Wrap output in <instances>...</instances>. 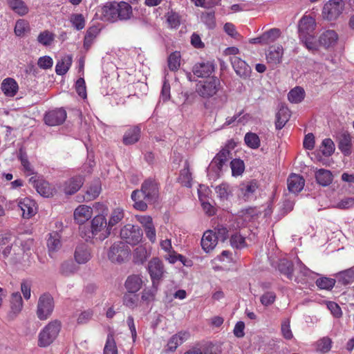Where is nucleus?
<instances>
[{
  "label": "nucleus",
  "mask_w": 354,
  "mask_h": 354,
  "mask_svg": "<svg viewBox=\"0 0 354 354\" xmlns=\"http://www.w3.org/2000/svg\"><path fill=\"white\" fill-rule=\"evenodd\" d=\"M159 187L158 183L152 178L145 180L141 189L134 190L131 194V199L134 202L133 207L138 210L145 211L147 203H154L158 198Z\"/></svg>",
  "instance_id": "nucleus-1"
},
{
  "label": "nucleus",
  "mask_w": 354,
  "mask_h": 354,
  "mask_svg": "<svg viewBox=\"0 0 354 354\" xmlns=\"http://www.w3.org/2000/svg\"><path fill=\"white\" fill-rule=\"evenodd\" d=\"M99 12L102 20L111 22L127 21L133 17L132 7L125 1L107 3L99 10Z\"/></svg>",
  "instance_id": "nucleus-2"
},
{
  "label": "nucleus",
  "mask_w": 354,
  "mask_h": 354,
  "mask_svg": "<svg viewBox=\"0 0 354 354\" xmlns=\"http://www.w3.org/2000/svg\"><path fill=\"white\" fill-rule=\"evenodd\" d=\"M316 24L315 19L310 17L304 15L299 22V35L301 41L311 51L317 49V44L314 37V30Z\"/></svg>",
  "instance_id": "nucleus-3"
},
{
  "label": "nucleus",
  "mask_w": 354,
  "mask_h": 354,
  "mask_svg": "<svg viewBox=\"0 0 354 354\" xmlns=\"http://www.w3.org/2000/svg\"><path fill=\"white\" fill-rule=\"evenodd\" d=\"M60 328V323L57 321L48 323L38 335V346L43 348L50 346L57 338Z\"/></svg>",
  "instance_id": "nucleus-4"
},
{
  "label": "nucleus",
  "mask_w": 354,
  "mask_h": 354,
  "mask_svg": "<svg viewBox=\"0 0 354 354\" xmlns=\"http://www.w3.org/2000/svg\"><path fill=\"white\" fill-rule=\"evenodd\" d=\"M220 80L216 77H210L200 81L196 84V91L201 97L209 98L216 94L220 88Z\"/></svg>",
  "instance_id": "nucleus-5"
},
{
  "label": "nucleus",
  "mask_w": 354,
  "mask_h": 354,
  "mask_svg": "<svg viewBox=\"0 0 354 354\" xmlns=\"http://www.w3.org/2000/svg\"><path fill=\"white\" fill-rule=\"evenodd\" d=\"M147 270L153 286H157L160 283L166 273L164 264L158 258H153L149 261Z\"/></svg>",
  "instance_id": "nucleus-6"
},
{
  "label": "nucleus",
  "mask_w": 354,
  "mask_h": 354,
  "mask_svg": "<svg viewBox=\"0 0 354 354\" xmlns=\"http://www.w3.org/2000/svg\"><path fill=\"white\" fill-rule=\"evenodd\" d=\"M120 236L127 243L136 245L142 240V231L138 226L127 224L121 228Z\"/></svg>",
  "instance_id": "nucleus-7"
},
{
  "label": "nucleus",
  "mask_w": 354,
  "mask_h": 354,
  "mask_svg": "<svg viewBox=\"0 0 354 354\" xmlns=\"http://www.w3.org/2000/svg\"><path fill=\"white\" fill-rule=\"evenodd\" d=\"M94 235L97 236V239L103 241L111 234V229L107 223L106 217L102 214L95 216L91 221V225Z\"/></svg>",
  "instance_id": "nucleus-8"
},
{
  "label": "nucleus",
  "mask_w": 354,
  "mask_h": 354,
  "mask_svg": "<svg viewBox=\"0 0 354 354\" xmlns=\"http://www.w3.org/2000/svg\"><path fill=\"white\" fill-rule=\"evenodd\" d=\"M129 247L122 241L114 243L108 252L110 261L115 263H122L129 255Z\"/></svg>",
  "instance_id": "nucleus-9"
},
{
  "label": "nucleus",
  "mask_w": 354,
  "mask_h": 354,
  "mask_svg": "<svg viewBox=\"0 0 354 354\" xmlns=\"http://www.w3.org/2000/svg\"><path fill=\"white\" fill-rule=\"evenodd\" d=\"M54 309L53 298L48 294L42 295L38 301L37 315L39 319H46Z\"/></svg>",
  "instance_id": "nucleus-10"
},
{
  "label": "nucleus",
  "mask_w": 354,
  "mask_h": 354,
  "mask_svg": "<svg viewBox=\"0 0 354 354\" xmlns=\"http://www.w3.org/2000/svg\"><path fill=\"white\" fill-rule=\"evenodd\" d=\"M344 10L342 0H330L324 6L323 15L328 20L337 18Z\"/></svg>",
  "instance_id": "nucleus-11"
},
{
  "label": "nucleus",
  "mask_w": 354,
  "mask_h": 354,
  "mask_svg": "<svg viewBox=\"0 0 354 354\" xmlns=\"http://www.w3.org/2000/svg\"><path fill=\"white\" fill-rule=\"evenodd\" d=\"M66 118V112L63 109H57L48 112L44 117L46 124L56 126L62 124Z\"/></svg>",
  "instance_id": "nucleus-12"
},
{
  "label": "nucleus",
  "mask_w": 354,
  "mask_h": 354,
  "mask_svg": "<svg viewBox=\"0 0 354 354\" xmlns=\"http://www.w3.org/2000/svg\"><path fill=\"white\" fill-rule=\"evenodd\" d=\"M230 61L234 71L239 77L243 79L250 77L251 68L245 61L235 55L231 57Z\"/></svg>",
  "instance_id": "nucleus-13"
},
{
  "label": "nucleus",
  "mask_w": 354,
  "mask_h": 354,
  "mask_svg": "<svg viewBox=\"0 0 354 354\" xmlns=\"http://www.w3.org/2000/svg\"><path fill=\"white\" fill-rule=\"evenodd\" d=\"M258 185L256 181L243 182L239 185L238 195L245 201L249 200L254 197Z\"/></svg>",
  "instance_id": "nucleus-14"
},
{
  "label": "nucleus",
  "mask_w": 354,
  "mask_h": 354,
  "mask_svg": "<svg viewBox=\"0 0 354 354\" xmlns=\"http://www.w3.org/2000/svg\"><path fill=\"white\" fill-rule=\"evenodd\" d=\"M17 206L22 212V216L24 218H29L36 213V203L29 198H24L17 203Z\"/></svg>",
  "instance_id": "nucleus-15"
},
{
  "label": "nucleus",
  "mask_w": 354,
  "mask_h": 354,
  "mask_svg": "<svg viewBox=\"0 0 354 354\" xmlns=\"http://www.w3.org/2000/svg\"><path fill=\"white\" fill-rule=\"evenodd\" d=\"M93 216V209L85 205H79L74 211V219L80 225L84 224Z\"/></svg>",
  "instance_id": "nucleus-16"
},
{
  "label": "nucleus",
  "mask_w": 354,
  "mask_h": 354,
  "mask_svg": "<svg viewBox=\"0 0 354 354\" xmlns=\"http://www.w3.org/2000/svg\"><path fill=\"white\" fill-rule=\"evenodd\" d=\"M214 71V66L209 62L196 63L192 68L193 74L198 77H209Z\"/></svg>",
  "instance_id": "nucleus-17"
},
{
  "label": "nucleus",
  "mask_w": 354,
  "mask_h": 354,
  "mask_svg": "<svg viewBox=\"0 0 354 354\" xmlns=\"http://www.w3.org/2000/svg\"><path fill=\"white\" fill-rule=\"evenodd\" d=\"M283 55V48L280 45L272 46L270 47L266 54L268 62L273 66L279 64L282 60Z\"/></svg>",
  "instance_id": "nucleus-18"
},
{
  "label": "nucleus",
  "mask_w": 354,
  "mask_h": 354,
  "mask_svg": "<svg viewBox=\"0 0 354 354\" xmlns=\"http://www.w3.org/2000/svg\"><path fill=\"white\" fill-rule=\"evenodd\" d=\"M29 182L41 196L48 197L51 194L49 183L43 179H39L35 176L30 178Z\"/></svg>",
  "instance_id": "nucleus-19"
},
{
  "label": "nucleus",
  "mask_w": 354,
  "mask_h": 354,
  "mask_svg": "<svg viewBox=\"0 0 354 354\" xmlns=\"http://www.w3.org/2000/svg\"><path fill=\"white\" fill-rule=\"evenodd\" d=\"M1 89L6 96L14 97L19 90V86L13 78L7 77L2 81Z\"/></svg>",
  "instance_id": "nucleus-20"
},
{
  "label": "nucleus",
  "mask_w": 354,
  "mask_h": 354,
  "mask_svg": "<svg viewBox=\"0 0 354 354\" xmlns=\"http://www.w3.org/2000/svg\"><path fill=\"white\" fill-rule=\"evenodd\" d=\"M218 243V240L216 234L212 230L206 231L201 239L202 248L206 252H209L212 250Z\"/></svg>",
  "instance_id": "nucleus-21"
},
{
  "label": "nucleus",
  "mask_w": 354,
  "mask_h": 354,
  "mask_svg": "<svg viewBox=\"0 0 354 354\" xmlns=\"http://www.w3.org/2000/svg\"><path fill=\"white\" fill-rule=\"evenodd\" d=\"M83 185V178L81 176H75L65 182L63 190L66 194H73L77 192Z\"/></svg>",
  "instance_id": "nucleus-22"
},
{
  "label": "nucleus",
  "mask_w": 354,
  "mask_h": 354,
  "mask_svg": "<svg viewBox=\"0 0 354 354\" xmlns=\"http://www.w3.org/2000/svg\"><path fill=\"white\" fill-rule=\"evenodd\" d=\"M287 183L290 192L298 193L304 188L305 180L300 175L293 174L289 176Z\"/></svg>",
  "instance_id": "nucleus-23"
},
{
  "label": "nucleus",
  "mask_w": 354,
  "mask_h": 354,
  "mask_svg": "<svg viewBox=\"0 0 354 354\" xmlns=\"http://www.w3.org/2000/svg\"><path fill=\"white\" fill-rule=\"evenodd\" d=\"M75 259L79 264H83L88 262L91 258L90 249L86 245L81 244L77 245L75 254Z\"/></svg>",
  "instance_id": "nucleus-24"
},
{
  "label": "nucleus",
  "mask_w": 354,
  "mask_h": 354,
  "mask_svg": "<svg viewBox=\"0 0 354 354\" xmlns=\"http://www.w3.org/2000/svg\"><path fill=\"white\" fill-rule=\"evenodd\" d=\"M190 335L187 331H180L173 335L167 343L168 349L169 351H175L179 345L187 341Z\"/></svg>",
  "instance_id": "nucleus-25"
},
{
  "label": "nucleus",
  "mask_w": 354,
  "mask_h": 354,
  "mask_svg": "<svg viewBox=\"0 0 354 354\" xmlns=\"http://www.w3.org/2000/svg\"><path fill=\"white\" fill-rule=\"evenodd\" d=\"M142 279L138 274H132L127 277L125 281V287L129 292H138L142 286Z\"/></svg>",
  "instance_id": "nucleus-26"
},
{
  "label": "nucleus",
  "mask_w": 354,
  "mask_h": 354,
  "mask_svg": "<svg viewBox=\"0 0 354 354\" xmlns=\"http://www.w3.org/2000/svg\"><path fill=\"white\" fill-rule=\"evenodd\" d=\"M338 37L334 30H326L319 37V43L325 48H329L336 44Z\"/></svg>",
  "instance_id": "nucleus-27"
},
{
  "label": "nucleus",
  "mask_w": 354,
  "mask_h": 354,
  "mask_svg": "<svg viewBox=\"0 0 354 354\" xmlns=\"http://www.w3.org/2000/svg\"><path fill=\"white\" fill-rule=\"evenodd\" d=\"M47 246L50 254L58 251L62 247L60 234L57 232L50 233L47 240Z\"/></svg>",
  "instance_id": "nucleus-28"
},
{
  "label": "nucleus",
  "mask_w": 354,
  "mask_h": 354,
  "mask_svg": "<svg viewBox=\"0 0 354 354\" xmlns=\"http://www.w3.org/2000/svg\"><path fill=\"white\" fill-rule=\"evenodd\" d=\"M72 61L73 57L71 55H67L62 57V59L57 62L55 66L56 73L59 75L66 74L72 64Z\"/></svg>",
  "instance_id": "nucleus-29"
},
{
  "label": "nucleus",
  "mask_w": 354,
  "mask_h": 354,
  "mask_svg": "<svg viewBox=\"0 0 354 354\" xmlns=\"http://www.w3.org/2000/svg\"><path fill=\"white\" fill-rule=\"evenodd\" d=\"M9 8L20 16H24L28 12V7L22 0H7Z\"/></svg>",
  "instance_id": "nucleus-30"
},
{
  "label": "nucleus",
  "mask_w": 354,
  "mask_h": 354,
  "mask_svg": "<svg viewBox=\"0 0 354 354\" xmlns=\"http://www.w3.org/2000/svg\"><path fill=\"white\" fill-rule=\"evenodd\" d=\"M315 178L320 185L326 187L333 181V174L327 169H320L315 172Z\"/></svg>",
  "instance_id": "nucleus-31"
},
{
  "label": "nucleus",
  "mask_w": 354,
  "mask_h": 354,
  "mask_svg": "<svg viewBox=\"0 0 354 354\" xmlns=\"http://www.w3.org/2000/svg\"><path fill=\"white\" fill-rule=\"evenodd\" d=\"M230 151L225 148L223 149L214 158L211 167L216 166V169L221 171L223 165L230 158Z\"/></svg>",
  "instance_id": "nucleus-32"
},
{
  "label": "nucleus",
  "mask_w": 354,
  "mask_h": 354,
  "mask_svg": "<svg viewBox=\"0 0 354 354\" xmlns=\"http://www.w3.org/2000/svg\"><path fill=\"white\" fill-rule=\"evenodd\" d=\"M290 118V111L286 106H282L276 115L275 127L277 129H281Z\"/></svg>",
  "instance_id": "nucleus-33"
},
{
  "label": "nucleus",
  "mask_w": 354,
  "mask_h": 354,
  "mask_svg": "<svg viewBox=\"0 0 354 354\" xmlns=\"http://www.w3.org/2000/svg\"><path fill=\"white\" fill-rule=\"evenodd\" d=\"M338 146L345 155H348L351 153V137L348 133L344 132L339 135Z\"/></svg>",
  "instance_id": "nucleus-34"
},
{
  "label": "nucleus",
  "mask_w": 354,
  "mask_h": 354,
  "mask_svg": "<svg viewBox=\"0 0 354 354\" xmlns=\"http://www.w3.org/2000/svg\"><path fill=\"white\" fill-rule=\"evenodd\" d=\"M140 129L135 127L129 129L124 135L123 142L125 145H132L138 141L140 138Z\"/></svg>",
  "instance_id": "nucleus-35"
},
{
  "label": "nucleus",
  "mask_w": 354,
  "mask_h": 354,
  "mask_svg": "<svg viewBox=\"0 0 354 354\" xmlns=\"http://www.w3.org/2000/svg\"><path fill=\"white\" fill-rule=\"evenodd\" d=\"M336 277L339 283L343 285H347L354 281V267L336 274Z\"/></svg>",
  "instance_id": "nucleus-36"
},
{
  "label": "nucleus",
  "mask_w": 354,
  "mask_h": 354,
  "mask_svg": "<svg viewBox=\"0 0 354 354\" xmlns=\"http://www.w3.org/2000/svg\"><path fill=\"white\" fill-rule=\"evenodd\" d=\"M11 313L16 316L19 314L23 308V301L19 292H14L11 296Z\"/></svg>",
  "instance_id": "nucleus-37"
},
{
  "label": "nucleus",
  "mask_w": 354,
  "mask_h": 354,
  "mask_svg": "<svg viewBox=\"0 0 354 354\" xmlns=\"http://www.w3.org/2000/svg\"><path fill=\"white\" fill-rule=\"evenodd\" d=\"M305 97V91L304 88L300 86H296L292 88L288 94V98L292 103H299Z\"/></svg>",
  "instance_id": "nucleus-38"
},
{
  "label": "nucleus",
  "mask_w": 354,
  "mask_h": 354,
  "mask_svg": "<svg viewBox=\"0 0 354 354\" xmlns=\"http://www.w3.org/2000/svg\"><path fill=\"white\" fill-rule=\"evenodd\" d=\"M207 192V187L205 185H200V187L198 190V198L201 203V205L203 207V210L208 214L209 215H212L214 214V207L209 202L208 199H205L203 198L202 192L203 190Z\"/></svg>",
  "instance_id": "nucleus-39"
},
{
  "label": "nucleus",
  "mask_w": 354,
  "mask_h": 354,
  "mask_svg": "<svg viewBox=\"0 0 354 354\" xmlns=\"http://www.w3.org/2000/svg\"><path fill=\"white\" fill-rule=\"evenodd\" d=\"M124 216V210L122 208L117 207L112 211L109 222L107 223L111 230L113 226L123 219Z\"/></svg>",
  "instance_id": "nucleus-40"
},
{
  "label": "nucleus",
  "mask_w": 354,
  "mask_h": 354,
  "mask_svg": "<svg viewBox=\"0 0 354 354\" xmlns=\"http://www.w3.org/2000/svg\"><path fill=\"white\" fill-rule=\"evenodd\" d=\"M279 270L281 273L286 276L288 279H292L293 266L290 261L286 259L281 260L279 263Z\"/></svg>",
  "instance_id": "nucleus-41"
},
{
  "label": "nucleus",
  "mask_w": 354,
  "mask_h": 354,
  "mask_svg": "<svg viewBox=\"0 0 354 354\" xmlns=\"http://www.w3.org/2000/svg\"><path fill=\"white\" fill-rule=\"evenodd\" d=\"M69 21L77 30H81L85 27L86 21L82 14H72L69 17Z\"/></svg>",
  "instance_id": "nucleus-42"
},
{
  "label": "nucleus",
  "mask_w": 354,
  "mask_h": 354,
  "mask_svg": "<svg viewBox=\"0 0 354 354\" xmlns=\"http://www.w3.org/2000/svg\"><path fill=\"white\" fill-rule=\"evenodd\" d=\"M76 271V267L72 261H64L59 268V273L65 277H68L74 274Z\"/></svg>",
  "instance_id": "nucleus-43"
},
{
  "label": "nucleus",
  "mask_w": 354,
  "mask_h": 354,
  "mask_svg": "<svg viewBox=\"0 0 354 354\" xmlns=\"http://www.w3.org/2000/svg\"><path fill=\"white\" fill-rule=\"evenodd\" d=\"M99 29L96 26L90 27L86 32L84 40V46L88 48L92 44L94 39L99 34Z\"/></svg>",
  "instance_id": "nucleus-44"
},
{
  "label": "nucleus",
  "mask_w": 354,
  "mask_h": 354,
  "mask_svg": "<svg viewBox=\"0 0 354 354\" xmlns=\"http://www.w3.org/2000/svg\"><path fill=\"white\" fill-rule=\"evenodd\" d=\"M244 140L247 146L251 149H257L260 146V139L254 133H247L245 136Z\"/></svg>",
  "instance_id": "nucleus-45"
},
{
  "label": "nucleus",
  "mask_w": 354,
  "mask_h": 354,
  "mask_svg": "<svg viewBox=\"0 0 354 354\" xmlns=\"http://www.w3.org/2000/svg\"><path fill=\"white\" fill-rule=\"evenodd\" d=\"M179 181L181 183L182 185L186 187H191L192 185V174L189 171V169L188 167V165L186 163V165L183 169L180 171V176H179Z\"/></svg>",
  "instance_id": "nucleus-46"
},
{
  "label": "nucleus",
  "mask_w": 354,
  "mask_h": 354,
  "mask_svg": "<svg viewBox=\"0 0 354 354\" xmlns=\"http://www.w3.org/2000/svg\"><path fill=\"white\" fill-rule=\"evenodd\" d=\"M280 31L277 28H272L261 35L264 44L273 42L279 37Z\"/></svg>",
  "instance_id": "nucleus-47"
},
{
  "label": "nucleus",
  "mask_w": 354,
  "mask_h": 354,
  "mask_svg": "<svg viewBox=\"0 0 354 354\" xmlns=\"http://www.w3.org/2000/svg\"><path fill=\"white\" fill-rule=\"evenodd\" d=\"M180 65V52L172 53L168 58V66L171 71H175L178 69Z\"/></svg>",
  "instance_id": "nucleus-48"
},
{
  "label": "nucleus",
  "mask_w": 354,
  "mask_h": 354,
  "mask_svg": "<svg viewBox=\"0 0 354 354\" xmlns=\"http://www.w3.org/2000/svg\"><path fill=\"white\" fill-rule=\"evenodd\" d=\"M218 197L222 201L227 200L231 194L230 185L227 183H222L215 188Z\"/></svg>",
  "instance_id": "nucleus-49"
},
{
  "label": "nucleus",
  "mask_w": 354,
  "mask_h": 354,
  "mask_svg": "<svg viewBox=\"0 0 354 354\" xmlns=\"http://www.w3.org/2000/svg\"><path fill=\"white\" fill-rule=\"evenodd\" d=\"M335 284V279L328 277H321L316 281V285L324 290H331Z\"/></svg>",
  "instance_id": "nucleus-50"
},
{
  "label": "nucleus",
  "mask_w": 354,
  "mask_h": 354,
  "mask_svg": "<svg viewBox=\"0 0 354 354\" xmlns=\"http://www.w3.org/2000/svg\"><path fill=\"white\" fill-rule=\"evenodd\" d=\"M233 176L241 175L245 169L243 161L240 159H234L230 162Z\"/></svg>",
  "instance_id": "nucleus-51"
},
{
  "label": "nucleus",
  "mask_w": 354,
  "mask_h": 354,
  "mask_svg": "<svg viewBox=\"0 0 354 354\" xmlns=\"http://www.w3.org/2000/svg\"><path fill=\"white\" fill-rule=\"evenodd\" d=\"M118 350L113 336L108 335L106 342L104 348V354H117Z\"/></svg>",
  "instance_id": "nucleus-52"
},
{
  "label": "nucleus",
  "mask_w": 354,
  "mask_h": 354,
  "mask_svg": "<svg viewBox=\"0 0 354 354\" xmlns=\"http://www.w3.org/2000/svg\"><path fill=\"white\" fill-rule=\"evenodd\" d=\"M148 254L145 247L140 245L134 251V259L136 263H143L147 259Z\"/></svg>",
  "instance_id": "nucleus-53"
},
{
  "label": "nucleus",
  "mask_w": 354,
  "mask_h": 354,
  "mask_svg": "<svg viewBox=\"0 0 354 354\" xmlns=\"http://www.w3.org/2000/svg\"><path fill=\"white\" fill-rule=\"evenodd\" d=\"M54 40V35L48 30H45L38 35L37 41L44 46H49Z\"/></svg>",
  "instance_id": "nucleus-54"
},
{
  "label": "nucleus",
  "mask_w": 354,
  "mask_h": 354,
  "mask_svg": "<svg viewBox=\"0 0 354 354\" xmlns=\"http://www.w3.org/2000/svg\"><path fill=\"white\" fill-rule=\"evenodd\" d=\"M19 159L21 160V165L23 166L24 170L26 175L34 174V169L31 164L29 162L27 156L25 153H23L21 150L19 152Z\"/></svg>",
  "instance_id": "nucleus-55"
},
{
  "label": "nucleus",
  "mask_w": 354,
  "mask_h": 354,
  "mask_svg": "<svg viewBox=\"0 0 354 354\" xmlns=\"http://www.w3.org/2000/svg\"><path fill=\"white\" fill-rule=\"evenodd\" d=\"M335 150V145L330 138L324 139L322 141V153L326 156H330Z\"/></svg>",
  "instance_id": "nucleus-56"
},
{
  "label": "nucleus",
  "mask_w": 354,
  "mask_h": 354,
  "mask_svg": "<svg viewBox=\"0 0 354 354\" xmlns=\"http://www.w3.org/2000/svg\"><path fill=\"white\" fill-rule=\"evenodd\" d=\"M230 243L233 248L236 249L243 248L246 245L245 238L237 233L232 235L230 239Z\"/></svg>",
  "instance_id": "nucleus-57"
},
{
  "label": "nucleus",
  "mask_w": 354,
  "mask_h": 354,
  "mask_svg": "<svg viewBox=\"0 0 354 354\" xmlns=\"http://www.w3.org/2000/svg\"><path fill=\"white\" fill-rule=\"evenodd\" d=\"M138 300V296L131 292L125 294L123 298L124 304L130 308L137 306Z\"/></svg>",
  "instance_id": "nucleus-58"
},
{
  "label": "nucleus",
  "mask_w": 354,
  "mask_h": 354,
  "mask_svg": "<svg viewBox=\"0 0 354 354\" xmlns=\"http://www.w3.org/2000/svg\"><path fill=\"white\" fill-rule=\"evenodd\" d=\"M80 234L81 237L86 241H91L94 239H97V236L94 235V231L91 226L90 227H86L85 226L80 227Z\"/></svg>",
  "instance_id": "nucleus-59"
},
{
  "label": "nucleus",
  "mask_w": 354,
  "mask_h": 354,
  "mask_svg": "<svg viewBox=\"0 0 354 354\" xmlns=\"http://www.w3.org/2000/svg\"><path fill=\"white\" fill-rule=\"evenodd\" d=\"M28 28V23L24 19L17 21L15 27V33L17 36L21 37Z\"/></svg>",
  "instance_id": "nucleus-60"
},
{
  "label": "nucleus",
  "mask_w": 354,
  "mask_h": 354,
  "mask_svg": "<svg viewBox=\"0 0 354 354\" xmlns=\"http://www.w3.org/2000/svg\"><path fill=\"white\" fill-rule=\"evenodd\" d=\"M276 299V295L274 292H266L260 297V301L262 305L268 306L272 304Z\"/></svg>",
  "instance_id": "nucleus-61"
},
{
  "label": "nucleus",
  "mask_w": 354,
  "mask_h": 354,
  "mask_svg": "<svg viewBox=\"0 0 354 354\" xmlns=\"http://www.w3.org/2000/svg\"><path fill=\"white\" fill-rule=\"evenodd\" d=\"M202 21L209 28L215 26V15L214 12H203L201 15Z\"/></svg>",
  "instance_id": "nucleus-62"
},
{
  "label": "nucleus",
  "mask_w": 354,
  "mask_h": 354,
  "mask_svg": "<svg viewBox=\"0 0 354 354\" xmlns=\"http://www.w3.org/2000/svg\"><path fill=\"white\" fill-rule=\"evenodd\" d=\"M15 246L20 247L24 253L29 252L32 246V240L30 239L22 240L18 239L15 243Z\"/></svg>",
  "instance_id": "nucleus-63"
},
{
  "label": "nucleus",
  "mask_w": 354,
  "mask_h": 354,
  "mask_svg": "<svg viewBox=\"0 0 354 354\" xmlns=\"http://www.w3.org/2000/svg\"><path fill=\"white\" fill-rule=\"evenodd\" d=\"M353 207H354V197L342 198L335 205V207L342 209H348Z\"/></svg>",
  "instance_id": "nucleus-64"
}]
</instances>
